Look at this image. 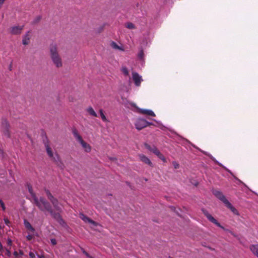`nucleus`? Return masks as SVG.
Here are the masks:
<instances>
[{"instance_id":"nucleus-1","label":"nucleus","mask_w":258,"mask_h":258,"mask_svg":"<svg viewBox=\"0 0 258 258\" xmlns=\"http://www.w3.org/2000/svg\"><path fill=\"white\" fill-rule=\"evenodd\" d=\"M27 186L28 191L30 194L32 198L33 199L35 204L40 209V210L43 212H47L49 213L54 218L59 220L60 223H61V222L64 223L63 220L60 218V215L59 214H54L53 212L50 205L44 198H40L38 199L36 197L35 193L33 191V188L31 185L28 184Z\"/></svg>"},{"instance_id":"nucleus-2","label":"nucleus","mask_w":258,"mask_h":258,"mask_svg":"<svg viewBox=\"0 0 258 258\" xmlns=\"http://www.w3.org/2000/svg\"><path fill=\"white\" fill-rule=\"evenodd\" d=\"M50 57L54 64L57 68L61 67L62 66L61 57L58 54L56 44H51L50 45Z\"/></svg>"},{"instance_id":"nucleus-3","label":"nucleus","mask_w":258,"mask_h":258,"mask_svg":"<svg viewBox=\"0 0 258 258\" xmlns=\"http://www.w3.org/2000/svg\"><path fill=\"white\" fill-rule=\"evenodd\" d=\"M214 195L220 201H221L225 206L229 208L232 212L237 213L236 209L232 205V204L226 199L224 195L219 190H215L213 192Z\"/></svg>"},{"instance_id":"nucleus-4","label":"nucleus","mask_w":258,"mask_h":258,"mask_svg":"<svg viewBox=\"0 0 258 258\" xmlns=\"http://www.w3.org/2000/svg\"><path fill=\"white\" fill-rule=\"evenodd\" d=\"M72 133L76 140L81 145L84 151L87 153L90 152L91 151V147L89 144L83 141L77 130L74 129Z\"/></svg>"},{"instance_id":"nucleus-5","label":"nucleus","mask_w":258,"mask_h":258,"mask_svg":"<svg viewBox=\"0 0 258 258\" xmlns=\"http://www.w3.org/2000/svg\"><path fill=\"white\" fill-rule=\"evenodd\" d=\"M152 124H153L152 122H148L146 119L142 118L137 119L135 123V127L138 130H141L143 128Z\"/></svg>"},{"instance_id":"nucleus-6","label":"nucleus","mask_w":258,"mask_h":258,"mask_svg":"<svg viewBox=\"0 0 258 258\" xmlns=\"http://www.w3.org/2000/svg\"><path fill=\"white\" fill-rule=\"evenodd\" d=\"M44 144L47 153L49 157L55 162L59 161V157L58 154L57 153H55L54 155L53 154L51 149L48 145V142H45Z\"/></svg>"},{"instance_id":"nucleus-7","label":"nucleus","mask_w":258,"mask_h":258,"mask_svg":"<svg viewBox=\"0 0 258 258\" xmlns=\"http://www.w3.org/2000/svg\"><path fill=\"white\" fill-rule=\"evenodd\" d=\"M45 191L46 195L48 197V199L51 201V202L53 205L54 208L57 211H59L60 210V208L59 205V203L58 202L57 200L52 196V195L48 190H46Z\"/></svg>"},{"instance_id":"nucleus-8","label":"nucleus","mask_w":258,"mask_h":258,"mask_svg":"<svg viewBox=\"0 0 258 258\" xmlns=\"http://www.w3.org/2000/svg\"><path fill=\"white\" fill-rule=\"evenodd\" d=\"M129 104L132 107H134L137 108L138 109V112L140 113H141V114H146V115H150V116H155V114L151 110L146 109L139 108H138L137 107L135 103H130Z\"/></svg>"},{"instance_id":"nucleus-9","label":"nucleus","mask_w":258,"mask_h":258,"mask_svg":"<svg viewBox=\"0 0 258 258\" xmlns=\"http://www.w3.org/2000/svg\"><path fill=\"white\" fill-rule=\"evenodd\" d=\"M203 213L206 216L207 219L211 222L217 225L218 227L224 229V228L206 210H202Z\"/></svg>"},{"instance_id":"nucleus-10","label":"nucleus","mask_w":258,"mask_h":258,"mask_svg":"<svg viewBox=\"0 0 258 258\" xmlns=\"http://www.w3.org/2000/svg\"><path fill=\"white\" fill-rule=\"evenodd\" d=\"M24 25L22 26H14L11 27L10 28V33L12 35H20L21 33L22 30L24 29Z\"/></svg>"},{"instance_id":"nucleus-11","label":"nucleus","mask_w":258,"mask_h":258,"mask_svg":"<svg viewBox=\"0 0 258 258\" xmlns=\"http://www.w3.org/2000/svg\"><path fill=\"white\" fill-rule=\"evenodd\" d=\"M132 77L135 85L138 87L140 86L141 82L143 81L142 76L137 72H134L132 73Z\"/></svg>"},{"instance_id":"nucleus-12","label":"nucleus","mask_w":258,"mask_h":258,"mask_svg":"<svg viewBox=\"0 0 258 258\" xmlns=\"http://www.w3.org/2000/svg\"><path fill=\"white\" fill-rule=\"evenodd\" d=\"M9 124L7 120H4L2 122V128H3V132L4 134V135L8 137H10V133L9 132Z\"/></svg>"},{"instance_id":"nucleus-13","label":"nucleus","mask_w":258,"mask_h":258,"mask_svg":"<svg viewBox=\"0 0 258 258\" xmlns=\"http://www.w3.org/2000/svg\"><path fill=\"white\" fill-rule=\"evenodd\" d=\"M80 218L82 220H83L85 223H89L95 226H96L98 225V224L96 222L90 219V218H89L88 217H87L83 214L81 213L80 214Z\"/></svg>"},{"instance_id":"nucleus-14","label":"nucleus","mask_w":258,"mask_h":258,"mask_svg":"<svg viewBox=\"0 0 258 258\" xmlns=\"http://www.w3.org/2000/svg\"><path fill=\"white\" fill-rule=\"evenodd\" d=\"M139 158H140L141 161H142L143 162L148 164V165H149L151 167L153 166V165L152 162L151 161V160L149 159V158H148L145 155H144L143 154H141L139 155Z\"/></svg>"},{"instance_id":"nucleus-15","label":"nucleus","mask_w":258,"mask_h":258,"mask_svg":"<svg viewBox=\"0 0 258 258\" xmlns=\"http://www.w3.org/2000/svg\"><path fill=\"white\" fill-rule=\"evenodd\" d=\"M30 32H27L23 37L22 43L24 45H28L30 42Z\"/></svg>"},{"instance_id":"nucleus-16","label":"nucleus","mask_w":258,"mask_h":258,"mask_svg":"<svg viewBox=\"0 0 258 258\" xmlns=\"http://www.w3.org/2000/svg\"><path fill=\"white\" fill-rule=\"evenodd\" d=\"M145 146L146 149L154 153L157 156L159 154L160 151L156 147H151L149 145L147 144H145Z\"/></svg>"},{"instance_id":"nucleus-17","label":"nucleus","mask_w":258,"mask_h":258,"mask_svg":"<svg viewBox=\"0 0 258 258\" xmlns=\"http://www.w3.org/2000/svg\"><path fill=\"white\" fill-rule=\"evenodd\" d=\"M249 249L251 252L257 257H258V244H252L250 245Z\"/></svg>"},{"instance_id":"nucleus-18","label":"nucleus","mask_w":258,"mask_h":258,"mask_svg":"<svg viewBox=\"0 0 258 258\" xmlns=\"http://www.w3.org/2000/svg\"><path fill=\"white\" fill-rule=\"evenodd\" d=\"M24 224L28 230H29L33 233L35 232V229L32 226L31 224L27 220L25 219L24 220Z\"/></svg>"},{"instance_id":"nucleus-19","label":"nucleus","mask_w":258,"mask_h":258,"mask_svg":"<svg viewBox=\"0 0 258 258\" xmlns=\"http://www.w3.org/2000/svg\"><path fill=\"white\" fill-rule=\"evenodd\" d=\"M87 111L89 113L90 115L94 117L97 116V113L94 110L93 108L91 106L87 108Z\"/></svg>"},{"instance_id":"nucleus-20","label":"nucleus","mask_w":258,"mask_h":258,"mask_svg":"<svg viewBox=\"0 0 258 258\" xmlns=\"http://www.w3.org/2000/svg\"><path fill=\"white\" fill-rule=\"evenodd\" d=\"M111 47L115 49H118L121 51H123L124 49L120 46H118L115 42H112L111 43Z\"/></svg>"},{"instance_id":"nucleus-21","label":"nucleus","mask_w":258,"mask_h":258,"mask_svg":"<svg viewBox=\"0 0 258 258\" xmlns=\"http://www.w3.org/2000/svg\"><path fill=\"white\" fill-rule=\"evenodd\" d=\"M99 113L100 114L101 118L103 121L106 122L108 121L106 116H105V115L103 113V111L102 109H100L99 110Z\"/></svg>"},{"instance_id":"nucleus-22","label":"nucleus","mask_w":258,"mask_h":258,"mask_svg":"<svg viewBox=\"0 0 258 258\" xmlns=\"http://www.w3.org/2000/svg\"><path fill=\"white\" fill-rule=\"evenodd\" d=\"M121 72L124 75L127 76L129 75L128 70L125 67H122L121 68Z\"/></svg>"},{"instance_id":"nucleus-23","label":"nucleus","mask_w":258,"mask_h":258,"mask_svg":"<svg viewBox=\"0 0 258 258\" xmlns=\"http://www.w3.org/2000/svg\"><path fill=\"white\" fill-rule=\"evenodd\" d=\"M126 27L128 29H134L135 28L134 24L132 23H128L126 25Z\"/></svg>"},{"instance_id":"nucleus-24","label":"nucleus","mask_w":258,"mask_h":258,"mask_svg":"<svg viewBox=\"0 0 258 258\" xmlns=\"http://www.w3.org/2000/svg\"><path fill=\"white\" fill-rule=\"evenodd\" d=\"M138 57L141 59H143L144 57V52L143 50H140L138 54Z\"/></svg>"},{"instance_id":"nucleus-25","label":"nucleus","mask_w":258,"mask_h":258,"mask_svg":"<svg viewBox=\"0 0 258 258\" xmlns=\"http://www.w3.org/2000/svg\"><path fill=\"white\" fill-rule=\"evenodd\" d=\"M157 156L160 159H161L163 161L166 162V160L165 158L164 157V156L160 152L159 153V154L158 155H157Z\"/></svg>"},{"instance_id":"nucleus-26","label":"nucleus","mask_w":258,"mask_h":258,"mask_svg":"<svg viewBox=\"0 0 258 258\" xmlns=\"http://www.w3.org/2000/svg\"><path fill=\"white\" fill-rule=\"evenodd\" d=\"M34 234H28L26 236V238L28 240H31L34 238Z\"/></svg>"},{"instance_id":"nucleus-27","label":"nucleus","mask_w":258,"mask_h":258,"mask_svg":"<svg viewBox=\"0 0 258 258\" xmlns=\"http://www.w3.org/2000/svg\"><path fill=\"white\" fill-rule=\"evenodd\" d=\"M172 164H173L174 168H175V169H177V168H178L179 167V164L177 162H175V161L173 162H172Z\"/></svg>"},{"instance_id":"nucleus-28","label":"nucleus","mask_w":258,"mask_h":258,"mask_svg":"<svg viewBox=\"0 0 258 258\" xmlns=\"http://www.w3.org/2000/svg\"><path fill=\"white\" fill-rule=\"evenodd\" d=\"M0 204L1 206V207L2 208L3 210H5L6 209V207L4 204V203L2 200H0Z\"/></svg>"},{"instance_id":"nucleus-29","label":"nucleus","mask_w":258,"mask_h":258,"mask_svg":"<svg viewBox=\"0 0 258 258\" xmlns=\"http://www.w3.org/2000/svg\"><path fill=\"white\" fill-rule=\"evenodd\" d=\"M6 254L8 256L10 257L11 255V252L10 250L9 249H6Z\"/></svg>"},{"instance_id":"nucleus-30","label":"nucleus","mask_w":258,"mask_h":258,"mask_svg":"<svg viewBox=\"0 0 258 258\" xmlns=\"http://www.w3.org/2000/svg\"><path fill=\"white\" fill-rule=\"evenodd\" d=\"M29 255L31 258H35V254L32 251H30Z\"/></svg>"},{"instance_id":"nucleus-31","label":"nucleus","mask_w":258,"mask_h":258,"mask_svg":"<svg viewBox=\"0 0 258 258\" xmlns=\"http://www.w3.org/2000/svg\"><path fill=\"white\" fill-rule=\"evenodd\" d=\"M50 241H51V244H52V245H56V243H57V242H56V239H54V238H52V239H51Z\"/></svg>"},{"instance_id":"nucleus-32","label":"nucleus","mask_w":258,"mask_h":258,"mask_svg":"<svg viewBox=\"0 0 258 258\" xmlns=\"http://www.w3.org/2000/svg\"><path fill=\"white\" fill-rule=\"evenodd\" d=\"M4 220L5 223L7 225L9 226V224H10V222L9 220L7 218H5V219H4Z\"/></svg>"},{"instance_id":"nucleus-33","label":"nucleus","mask_w":258,"mask_h":258,"mask_svg":"<svg viewBox=\"0 0 258 258\" xmlns=\"http://www.w3.org/2000/svg\"><path fill=\"white\" fill-rule=\"evenodd\" d=\"M211 159L215 162L217 164H218L220 166H222V164L219 163L218 161H217L214 158H213V157H211Z\"/></svg>"},{"instance_id":"nucleus-34","label":"nucleus","mask_w":258,"mask_h":258,"mask_svg":"<svg viewBox=\"0 0 258 258\" xmlns=\"http://www.w3.org/2000/svg\"><path fill=\"white\" fill-rule=\"evenodd\" d=\"M7 244L9 245H11L12 244V241L11 239L9 238L7 240Z\"/></svg>"},{"instance_id":"nucleus-35","label":"nucleus","mask_w":258,"mask_h":258,"mask_svg":"<svg viewBox=\"0 0 258 258\" xmlns=\"http://www.w3.org/2000/svg\"><path fill=\"white\" fill-rule=\"evenodd\" d=\"M5 1L6 0H0V9L2 8Z\"/></svg>"},{"instance_id":"nucleus-36","label":"nucleus","mask_w":258,"mask_h":258,"mask_svg":"<svg viewBox=\"0 0 258 258\" xmlns=\"http://www.w3.org/2000/svg\"><path fill=\"white\" fill-rule=\"evenodd\" d=\"M13 254L15 255V256L16 257H18L19 255V252L16 251H15L14 252Z\"/></svg>"},{"instance_id":"nucleus-37","label":"nucleus","mask_w":258,"mask_h":258,"mask_svg":"<svg viewBox=\"0 0 258 258\" xmlns=\"http://www.w3.org/2000/svg\"><path fill=\"white\" fill-rule=\"evenodd\" d=\"M83 253H84V254H85L87 257H89V258H93V257H92V256H90V255H89V254H88L86 251H85V250H84V251H83Z\"/></svg>"},{"instance_id":"nucleus-38","label":"nucleus","mask_w":258,"mask_h":258,"mask_svg":"<svg viewBox=\"0 0 258 258\" xmlns=\"http://www.w3.org/2000/svg\"><path fill=\"white\" fill-rule=\"evenodd\" d=\"M37 256L39 258H43L44 257V255L43 254H37Z\"/></svg>"},{"instance_id":"nucleus-39","label":"nucleus","mask_w":258,"mask_h":258,"mask_svg":"<svg viewBox=\"0 0 258 258\" xmlns=\"http://www.w3.org/2000/svg\"><path fill=\"white\" fill-rule=\"evenodd\" d=\"M19 255H23L24 253L22 250H20L19 252Z\"/></svg>"},{"instance_id":"nucleus-40","label":"nucleus","mask_w":258,"mask_h":258,"mask_svg":"<svg viewBox=\"0 0 258 258\" xmlns=\"http://www.w3.org/2000/svg\"><path fill=\"white\" fill-rule=\"evenodd\" d=\"M103 27H102L101 28V29H100V31H102V30H103Z\"/></svg>"}]
</instances>
